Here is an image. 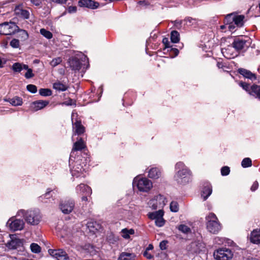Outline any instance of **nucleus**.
Here are the masks:
<instances>
[{
	"label": "nucleus",
	"mask_w": 260,
	"mask_h": 260,
	"mask_svg": "<svg viewBox=\"0 0 260 260\" xmlns=\"http://www.w3.org/2000/svg\"><path fill=\"white\" fill-rule=\"evenodd\" d=\"M174 179L179 184L185 185L191 181L192 173L182 161L177 162L175 166Z\"/></svg>",
	"instance_id": "obj_1"
},
{
	"label": "nucleus",
	"mask_w": 260,
	"mask_h": 260,
	"mask_svg": "<svg viewBox=\"0 0 260 260\" xmlns=\"http://www.w3.org/2000/svg\"><path fill=\"white\" fill-rule=\"evenodd\" d=\"M17 214L18 215L24 216L26 221L31 225L38 224L41 218L40 212L38 210L25 211L24 210H20L18 212Z\"/></svg>",
	"instance_id": "obj_2"
},
{
	"label": "nucleus",
	"mask_w": 260,
	"mask_h": 260,
	"mask_svg": "<svg viewBox=\"0 0 260 260\" xmlns=\"http://www.w3.org/2000/svg\"><path fill=\"white\" fill-rule=\"evenodd\" d=\"M207 229L211 233L217 234L221 229V226L216 215L213 213H210L206 216Z\"/></svg>",
	"instance_id": "obj_3"
},
{
	"label": "nucleus",
	"mask_w": 260,
	"mask_h": 260,
	"mask_svg": "<svg viewBox=\"0 0 260 260\" xmlns=\"http://www.w3.org/2000/svg\"><path fill=\"white\" fill-rule=\"evenodd\" d=\"M251 44V39L244 36L235 38L232 45L237 51H245L250 46Z\"/></svg>",
	"instance_id": "obj_4"
},
{
	"label": "nucleus",
	"mask_w": 260,
	"mask_h": 260,
	"mask_svg": "<svg viewBox=\"0 0 260 260\" xmlns=\"http://www.w3.org/2000/svg\"><path fill=\"white\" fill-rule=\"evenodd\" d=\"M133 185L134 187L137 186L139 191L143 192L148 191L152 187V183L148 179L139 178L138 177L134 179Z\"/></svg>",
	"instance_id": "obj_5"
},
{
	"label": "nucleus",
	"mask_w": 260,
	"mask_h": 260,
	"mask_svg": "<svg viewBox=\"0 0 260 260\" xmlns=\"http://www.w3.org/2000/svg\"><path fill=\"white\" fill-rule=\"evenodd\" d=\"M85 127L82 125V139H83L84 133L85 132ZM82 164H84V167L82 166V169L85 172L88 171L90 165V157L89 154L88 150L87 149L85 143L82 140Z\"/></svg>",
	"instance_id": "obj_6"
},
{
	"label": "nucleus",
	"mask_w": 260,
	"mask_h": 260,
	"mask_svg": "<svg viewBox=\"0 0 260 260\" xmlns=\"http://www.w3.org/2000/svg\"><path fill=\"white\" fill-rule=\"evenodd\" d=\"M213 255L216 260H230L233 257L232 251L226 248H221L214 252Z\"/></svg>",
	"instance_id": "obj_7"
},
{
	"label": "nucleus",
	"mask_w": 260,
	"mask_h": 260,
	"mask_svg": "<svg viewBox=\"0 0 260 260\" xmlns=\"http://www.w3.org/2000/svg\"><path fill=\"white\" fill-rule=\"evenodd\" d=\"M18 29V26L14 22H4L0 24V35H10Z\"/></svg>",
	"instance_id": "obj_8"
},
{
	"label": "nucleus",
	"mask_w": 260,
	"mask_h": 260,
	"mask_svg": "<svg viewBox=\"0 0 260 260\" xmlns=\"http://www.w3.org/2000/svg\"><path fill=\"white\" fill-rule=\"evenodd\" d=\"M245 16L243 15H237L236 13L228 14L225 17L227 22H234V24L238 27H241L244 25Z\"/></svg>",
	"instance_id": "obj_9"
},
{
	"label": "nucleus",
	"mask_w": 260,
	"mask_h": 260,
	"mask_svg": "<svg viewBox=\"0 0 260 260\" xmlns=\"http://www.w3.org/2000/svg\"><path fill=\"white\" fill-rule=\"evenodd\" d=\"M149 204L152 209H162L166 205V199L164 196L158 194L151 200Z\"/></svg>",
	"instance_id": "obj_10"
},
{
	"label": "nucleus",
	"mask_w": 260,
	"mask_h": 260,
	"mask_svg": "<svg viewBox=\"0 0 260 260\" xmlns=\"http://www.w3.org/2000/svg\"><path fill=\"white\" fill-rule=\"evenodd\" d=\"M49 254L57 260H68L69 257L66 252L61 249L48 250Z\"/></svg>",
	"instance_id": "obj_11"
},
{
	"label": "nucleus",
	"mask_w": 260,
	"mask_h": 260,
	"mask_svg": "<svg viewBox=\"0 0 260 260\" xmlns=\"http://www.w3.org/2000/svg\"><path fill=\"white\" fill-rule=\"evenodd\" d=\"M75 204L73 200H68L62 201L59 204V208L64 214H69L74 208Z\"/></svg>",
	"instance_id": "obj_12"
},
{
	"label": "nucleus",
	"mask_w": 260,
	"mask_h": 260,
	"mask_svg": "<svg viewBox=\"0 0 260 260\" xmlns=\"http://www.w3.org/2000/svg\"><path fill=\"white\" fill-rule=\"evenodd\" d=\"M86 226L89 233L91 234H95L100 232L102 229V226L100 222L92 220L88 221Z\"/></svg>",
	"instance_id": "obj_13"
},
{
	"label": "nucleus",
	"mask_w": 260,
	"mask_h": 260,
	"mask_svg": "<svg viewBox=\"0 0 260 260\" xmlns=\"http://www.w3.org/2000/svg\"><path fill=\"white\" fill-rule=\"evenodd\" d=\"M49 103L48 101L38 100L32 102L29 107L30 110L32 112H36L43 109Z\"/></svg>",
	"instance_id": "obj_14"
},
{
	"label": "nucleus",
	"mask_w": 260,
	"mask_h": 260,
	"mask_svg": "<svg viewBox=\"0 0 260 260\" xmlns=\"http://www.w3.org/2000/svg\"><path fill=\"white\" fill-rule=\"evenodd\" d=\"M7 224H9V228L11 230L16 231L22 230L24 227V222L22 219H16L12 221L10 219L8 221Z\"/></svg>",
	"instance_id": "obj_15"
},
{
	"label": "nucleus",
	"mask_w": 260,
	"mask_h": 260,
	"mask_svg": "<svg viewBox=\"0 0 260 260\" xmlns=\"http://www.w3.org/2000/svg\"><path fill=\"white\" fill-rule=\"evenodd\" d=\"M15 14L21 18L27 19L29 17V12L23 8L22 5H19L15 7L14 9Z\"/></svg>",
	"instance_id": "obj_16"
},
{
	"label": "nucleus",
	"mask_w": 260,
	"mask_h": 260,
	"mask_svg": "<svg viewBox=\"0 0 260 260\" xmlns=\"http://www.w3.org/2000/svg\"><path fill=\"white\" fill-rule=\"evenodd\" d=\"M70 68L75 71H79L81 68V62L80 60L76 57H71L68 61Z\"/></svg>",
	"instance_id": "obj_17"
},
{
	"label": "nucleus",
	"mask_w": 260,
	"mask_h": 260,
	"mask_svg": "<svg viewBox=\"0 0 260 260\" xmlns=\"http://www.w3.org/2000/svg\"><path fill=\"white\" fill-rule=\"evenodd\" d=\"M212 192V186L209 183H206L201 192V196L204 200H206L211 194Z\"/></svg>",
	"instance_id": "obj_18"
},
{
	"label": "nucleus",
	"mask_w": 260,
	"mask_h": 260,
	"mask_svg": "<svg viewBox=\"0 0 260 260\" xmlns=\"http://www.w3.org/2000/svg\"><path fill=\"white\" fill-rule=\"evenodd\" d=\"M148 176L153 179H156L161 176V170L158 167H153L148 171Z\"/></svg>",
	"instance_id": "obj_19"
},
{
	"label": "nucleus",
	"mask_w": 260,
	"mask_h": 260,
	"mask_svg": "<svg viewBox=\"0 0 260 260\" xmlns=\"http://www.w3.org/2000/svg\"><path fill=\"white\" fill-rule=\"evenodd\" d=\"M238 72L245 78H248L251 80H255L256 79L255 74L252 73L251 72L246 69L243 68L239 69Z\"/></svg>",
	"instance_id": "obj_20"
},
{
	"label": "nucleus",
	"mask_w": 260,
	"mask_h": 260,
	"mask_svg": "<svg viewBox=\"0 0 260 260\" xmlns=\"http://www.w3.org/2000/svg\"><path fill=\"white\" fill-rule=\"evenodd\" d=\"M100 6L98 2L92 0H82V7H86L90 9H96Z\"/></svg>",
	"instance_id": "obj_21"
},
{
	"label": "nucleus",
	"mask_w": 260,
	"mask_h": 260,
	"mask_svg": "<svg viewBox=\"0 0 260 260\" xmlns=\"http://www.w3.org/2000/svg\"><path fill=\"white\" fill-rule=\"evenodd\" d=\"M249 239L252 243L259 245L260 243V230H253L250 234Z\"/></svg>",
	"instance_id": "obj_22"
},
{
	"label": "nucleus",
	"mask_w": 260,
	"mask_h": 260,
	"mask_svg": "<svg viewBox=\"0 0 260 260\" xmlns=\"http://www.w3.org/2000/svg\"><path fill=\"white\" fill-rule=\"evenodd\" d=\"M249 94L260 100V86L255 84L251 85Z\"/></svg>",
	"instance_id": "obj_23"
},
{
	"label": "nucleus",
	"mask_w": 260,
	"mask_h": 260,
	"mask_svg": "<svg viewBox=\"0 0 260 260\" xmlns=\"http://www.w3.org/2000/svg\"><path fill=\"white\" fill-rule=\"evenodd\" d=\"M22 245L21 240L19 239H12L7 244V246L11 249H15Z\"/></svg>",
	"instance_id": "obj_24"
},
{
	"label": "nucleus",
	"mask_w": 260,
	"mask_h": 260,
	"mask_svg": "<svg viewBox=\"0 0 260 260\" xmlns=\"http://www.w3.org/2000/svg\"><path fill=\"white\" fill-rule=\"evenodd\" d=\"M136 254L134 253L123 252L119 255L118 260H135Z\"/></svg>",
	"instance_id": "obj_25"
},
{
	"label": "nucleus",
	"mask_w": 260,
	"mask_h": 260,
	"mask_svg": "<svg viewBox=\"0 0 260 260\" xmlns=\"http://www.w3.org/2000/svg\"><path fill=\"white\" fill-rule=\"evenodd\" d=\"M83 251L88 253L91 256L95 255L97 252L95 247L89 244H85L84 247H82V253Z\"/></svg>",
	"instance_id": "obj_26"
},
{
	"label": "nucleus",
	"mask_w": 260,
	"mask_h": 260,
	"mask_svg": "<svg viewBox=\"0 0 260 260\" xmlns=\"http://www.w3.org/2000/svg\"><path fill=\"white\" fill-rule=\"evenodd\" d=\"M74 114H72V122L74 123ZM73 129L75 130L74 134L80 135L81 134V122L80 120H76V122L73 123Z\"/></svg>",
	"instance_id": "obj_27"
},
{
	"label": "nucleus",
	"mask_w": 260,
	"mask_h": 260,
	"mask_svg": "<svg viewBox=\"0 0 260 260\" xmlns=\"http://www.w3.org/2000/svg\"><path fill=\"white\" fill-rule=\"evenodd\" d=\"M233 46H229L227 48H222L221 53L224 57L230 59L233 58L234 55L231 52V50L233 49Z\"/></svg>",
	"instance_id": "obj_28"
},
{
	"label": "nucleus",
	"mask_w": 260,
	"mask_h": 260,
	"mask_svg": "<svg viewBox=\"0 0 260 260\" xmlns=\"http://www.w3.org/2000/svg\"><path fill=\"white\" fill-rule=\"evenodd\" d=\"M83 192H85L86 196H82V201H87L88 200L87 196H90L91 195L92 193V190L89 186L86 185L82 184V193Z\"/></svg>",
	"instance_id": "obj_29"
},
{
	"label": "nucleus",
	"mask_w": 260,
	"mask_h": 260,
	"mask_svg": "<svg viewBox=\"0 0 260 260\" xmlns=\"http://www.w3.org/2000/svg\"><path fill=\"white\" fill-rule=\"evenodd\" d=\"M82 74L85 73L86 70L89 68L90 64L89 58L87 56L82 53Z\"/></svg>",
	"instance_id": "obj_30"
},
{
	"label": "nucleus",
	"mask_w": 260,
	"mask_h": 260,
	"mask_svg": "<svg viewBox=\"0 0 260 260\" xmlns=\"http://www.w3.org/2000/svg\"><path fill=\"white\" fill-rule=\"evenodd\" d=\"M164 216V211L161 209L154 212L149 213L148 214L149 217L151 219H156L159 217Z\"/></svg>",
	"instance_id": "obj_31"
},
{
	"label": "nucleus",
	"mask_w": 260,
	"mask_h": 260,
	"mask_svg": "<svg viewBox=\"0 0 260 260\" xmlns=\"http://www.w3.org/2000/svg\"><path fill=\"white\" fill-rule=\"evenodd\" d=\"M77 150H81V138H80L74 144L71 153V157H73L75 152Z\"/></svg>",
	"instance_id": "obj_32"
},
{
	"label": "nucleus",
	"mask_w": 260,
	"mask_h": 260,
	"mask_svg": "<svg viewBox=\"0 0 260 260\" xmlns=\"http://www.w3.org/2000/svg\"><path fill=\"white\" fill-rule=\"evenodd\" d=\"M135 233V231L133 229L128 230L127 229H122L121 231V234L123 238L124 239H128L130 237L131 235H133Z\"/></svg>",
	"instance_id": "obj_33"
},
{
	"label": "nucleus",
	"mask_w": 260,
	"mask_h": 260,
	"mask_svg": "<svg viewBox=\"0 0 260 260\" xmlns=\"http://www.w3.org/2000/svg\"><path fill=\"white\" fill-rule=\"evenodd\" d=\"M10 104L14 106H20L22 104V100L21 98L18 96L14 97L9 100Z\"/></svg>",
	"instance_id": "obj_34"
},
{
	"label": "nucleus",
	"mask_w": 260,
	"mask_h": 260,
	"mask_svg": "<svg viewBox=\"0 0 260 260\" xmlns=\"http://www.w3.org/2000/svg\"><path fill=\"white\" fill-rule=\"evenodd\" d=\"M171 40L174 43L179 42L180 40V35L176 30H173L171 33Z\"/></svg>",
	"instance_id": "obj_35"
},
{
	"label": "nucleus",
	"mask_w": 260,
	"mask_h": 260,
	"mask_svg": "<svg viewBox=\"0 0 260 260\" xmlns=\"http://www.w3.org/2000/svg\"><path fill=\"white\" fill-rule=\"evenodd\" d=\"M40 34L47 39H51L53 37L52 34L45 28H41L40 29Z\"/></svg>",
	"instance_id": "obj_36"
},
{
	"label": "nucleus",
	"mask_w": 260,
	"mask_h": 260,
	"mask_svg": "<svg viewBox=\"0 0 260 260\" xmlns=\"http://www.w3.org/2000/svg\"><path fill=\"white\" fill-rule=\"evenodd\" d=\"M241 166L243 168H246L252 166V161L249 157L244 158L241 162Z\"/></svg>",
	"instance_id": "obj_37"
},
{
	"label": "nucleus",
	"mask_w": 260,
	"mask_h": 260,
	"mask_svg": "<svg viewBox=\"0 0 260 260\" xmlns=\"http://www.w3.org/2000/svg\"><path fill=\"white\" fill-rule=\"evenodd\" d=\"M30 248L31 251L35 253H39L41 251V247L37 244L33 243L30 244Z\"/></svg>",
	"instance_id": "obj_38"
},
{
	"label": "nucleus",
	"mask_w": 260,
	"mask_h": 260,
	"mask_svg": "<svg viewBox=\"0 0 260 260\" xmlns=\"http://www.w3.org/2000/svg\"><path fill=\"white\" fill-rule=\"evenodd\" d=\"M53 88L60 91H64L67 89L65 85L59 82H55L53 84Z\"/></svg>",
	"instance_id": "obj_39"
},
{
	"label": "nucleus",
	"mask_w": 260,
	"mask_h": 260,
	"mask_svg": "<svg viewBox=\"0 0 260 260\" xmlns=\"http://www.w3.org/2000/svg\"><path fill=\"white\" fill-rule=\"evenodd\" d=\"M39 93L44 96H50L52 94V91L48 88H41L39 90Z\"/></svg>",
	"instance_id": "obj_40"
},
{
	"label": "nucleus",
	"mask_w": 260,
	"mask_h": 260,
	"mask_svg": "<svg viewBox=\"0 0 260 260\" xmlns=\"http://www.w3.org/2000/svg\"><path fill=\"white\" fill-rule=\"evenodd\" d=\"M178 229L184 234H188L191 232L190 229L185 224H180L178 226Z\"/></svg>",
	"instance_id": "obj_41"
},
{
	"label": "nucleus",
	"mask_w": 260,
	"mask_h": 260,
	"mask_svg": "<svg viewBox=\"0 0 260 260\" xmlns=\"http://www.w3.org/2000/svg\"><path fill=\"white\" fill-rule=\"evenodd\" d=\"M170 210L172 212H177L179 210L178 203L176 201H172L170 205Z\"/></svg>",
	"instance_id": "obj_42"
},
{
	"label": "nucleus",
	"mask_w": 260,
	"mask_h": 260,
	"mask_svg": "<svg viewBox=\"0 0 260 260\" xmlns=\"http://www.w3.org/2000/svg\"><path fill=\"white\" fill-rule=\"evenodd\" d=\"M12 69L14 72H20L22 70V64L19 62L14 63Z\"/></svg>",
	"instance_id": "obj_43"
},
{
	"label": "nucleus",
	"mask_w": 260,
	"mask_h": 260,
	"mask_svg": "<svg viewBox=\"0 0 260 260\" xmlns=\"http://www.w3.org/2000/svg\"><path fill=\"white\" fill-rule=\"evenodd\" d=\"M52 191H53V190L52 189L48 188L47 189L46 192L45 194L39 197V198L40 199H41L42 200H44L45 199H49V198H50V197H52V194H51V196L50 195V193Z\"/></svg>",
	"instance_id": "obj_44"
},
{
	"label": "nucleus",
	"mask_w": 260,
	"mask_h": 260,
	"mask_svg": "<svg viewBox=\"0 0 260 260\" xmlns=\"http://www.w3.org/2000/svg\"><path fill=\"white\" fill-rule=\"evenodd\" d=\"M62 61V59L61 57H56L52 60V61L50 62V65L52 67H55L57 66L58 64H60Z\"/></svg>",
	"instance_id": "obj_45"
},
{
	"label": "nucleus",
	"mask_w": 260,
	"mask_h": 260,
	"mask_svg": "<svg viewBox=\"0 0 260 260\" xmlns=\"http://www.w3.org/2000/svg\"><path fill=\"white\" fill-rule=\"evenodd\" d=\"M163 216L159 217L155 220V225L158 227H161L165 224V221L162 217Z\"/></svg>",
	"instance_id": "obj_46"
},
{
	"label": "nucleus",
	"mask_w": 260,
	"mask_h": 260,
	"mask_svg": "<svg viewBox=\"0 0 260 260\" xmlns=\"http://www.w3.org/2000/svg\"><path fill=\"white\" fill-rule=\"evenodd\" d=\"M239 85L242 87V88L246 91L248 93H249V91L250 90V84L246 83L244 82H240L239 83Z\"/></svg>",
	"instance_id": "obj_47"
},
{
	"label": "nucleus",
	"mask_w": 260,
	"mask_h": 260,
	"mask_svg": "<svg viewBox=\"0 0 260 260\" xmlns=\"http://www.w3.org/2000/svg\"><path fill=\"white\" fill-rule=\"evenodd\" d=\"M19 32V35L21 36V38L23 40H25L28 39V35L27 32L23 29H18L17 30Z\"/></svg>",
	"instance_id": "obj_48"
},
{
	"label": "nucleus",
	"mask_w": 260,
	"mask_h": 260,
	"mask_svg": "<svg viewBox=\"0 0 260 260\" xmlns=\"http://www.w3.org/2000/svg\"><path fill=\"white\" fill-rule=\"evenodd\" d=\"M27 90L31 93H35L37 91V87L33 84H28L26 86Z\"/></svg>",
	"instance_id": "obj_49"
},
{
	"label": "nucleus",
	"mask_w": 260,
	"mask_h": 260,
	"mask_svg": "<svg viewBox=\"0 0 260 260\" xmlns=\"http://www.w3.org/2000/svg\"><path fill=\"white\" fill-rule=\"evenodd\" d=\"M230 172V169L228 166L223 167L221 169V174L222 176H226L229 174Z\"/></svg>",
	"instance_id": "obj_50"
},
{
	"label": "nucleus",
	"mask_w": 260,
	"mask_h": 260,
	"mask_svg": "<svg viewBox=\"0 0 260 260\" xmlns=\"http://www.w3.org/2000/svg\"><path fill=\"white\" fill-rule=\"evenodd\" d=\"M184 21L186 22V25L189 26L192 25L196 22L195 19L189 17L186 18Z\"/></svg>",
	"instance_id": "obj_51"
},
{
	"label": "nucleus",
	"mask_w": 260,
	"mask_h": 260,
	"mask_svg": "<svg viewBox=\"0 0 260 260\" xmlns=\"http://www.w3.org/2000/svg\"><path fill=\"white\" fill-rule=\"evenodd\" d=\"M10 46L14 48H17L19 47V41L17 39H13L10 43Z\"/></svg>",
	"instance_id": "obj_52"
},
{
	"label": "nucleus",
	"mask_w": 260,
	"mask_h": 260,
	"mask_svg": "<svg viewBox=\"0 0 260 260\" xmlns=\"http://www.w3.org/2000/svg\"><path fill=\"white\" fill-rule=\"evenodd\" d=\"M162 43L165 45L164 51H165L167 49V51H168L169 50V49L170 48L169 46L170 42H169L168 39L166 38H164L162 39Z\"/></svg>",
	"instance_id": "obj_53"
},
{
	"label": "nucleus",
	"mask_w": 260,
	"mask_h": 260,
	"mask_svg": "<svg viewBox=\"0 0 260 260\" xmlns=\"http://www.w3.org/2000/svg\"><path fill=\"white\" fill-rule=\"evenodd\" d=\"M34 76L35 75L32 73V70L31 69H28L24 75L26 79L31 78L34 77Z\"/></svg>",
	"instance_id": "obj_54"
},
{
	"label": "nucleus",
	"mask_w": 260,
	"mask_h": 260,
	"mask_svg": "<svg viewBox=\"0 0 260 260\" xmlns=\"http://www.w3.org/2000/svg\"><path fill=\"white\" fill-rule=\"evenodd\" d=\"M30 2L37 7H41L42 6V0H30Z\"/></svg>",
	"instance_id": "obj_55"
},
{
	"label": "nucleus",
	"mask_w": 260,
	"mask_h": 260,
	"mask_svg": "<svg viewBox=\"0 0 260 260\" xmlns=\"http://www.w3.org/2000/svg\"><path fill=\"white\" fill-rule=\"evenodd\" d=\"M168 243L167 241H162L159 243V247L161 250H165L167 249V244Z\"/></svg>",
	"instance_id": "obj_56"
},
{
	"label": "nucleus",
	"mask_w": 260,
	"mask_h": 260,
	"mask_svg": "<svg viewBox=\"0 0 260 260\" xmlns=\"http://www.w3.org/2000/svg\"><path fill=\"white\" fill-rule=\"evenodd\" d=\"M258 187V183L257 181H255L253 182L252 185L251 186L250 188V190L252 191H255Z\"/></svg>",
	"instance_id": "obj_57"
},
{
	"label": "nucleus",
	"mask_w": 260,
	"mask_h": 260,
	"mask_svg": "<svg viewBox=\"0 0 260 260\" xmlns=\"http://www.w3.org/2000/svg\"><path fill=\"white\" fill-rule=\"evenodd\" d=\"M183 20H176L173 22L174 25L177 28H179L181 27V24L182 23Z\"/></svg>",
	"instance_id": "obj_58"
},
{
	"label": "nucleus",
	"mask_w": 260,
	"mask_h": 260,
	"mask_svg": "<svg viewBox=\"0 0 260 260\" xmlns=\"http://www.w3.org/2000/svg\"><path fill=\"white\" fill-rule=\"evenodd\" d=\"M143 255L148 259H151L153 258L152 255L148 251H147V250H145V251L144 252Z\"/></svg>",
	"instance_id": "obj_59"
},
{
	"label": "nucleus",
	"mask_w": 260,
	"mask_h": 260,
	"mask_svg": "<svg viewBox=\"0 0 260 260\" xmlns=\"http://www.w3.org/2000/svg\"><path fill=\"white\" fill-rule=\"evenodd\" d=\"M77 10V7L76 6H70L68 8L69 12L70 13H74Z\"/></svg>",
	"instance_id": "obj_60"
},
{
	"label": "nucleus",
	"mask_w": 260,
	"mask_h": 260,
	"mask_svg": "<svg viewBox=\"0 0 260 260\" xmlns=\"http://www.w3.org/2000/svg\"><path fill=\"white\" fill-rule=\"evenodd\" d=\"M62 104L66 105L67 106H70L73 105V101L72 100H69L68 101H66L64 102Z\"/></svg>",
	"instance_id": "obj_61"
},
{
	"label": "nucleus",
	"mask_w": 260,
	"mask_h": 260,
	"mask_svg": "<svg viewBox=\"0 0 260 260\" xmlns=\"http://www.w3.org/2000/svg\"><path fill=\"white\" fill-rule=\"evenodd\" d=\"M170 50L173 51V53H174L175 56H176L178 55V54L179 53V50L177 49L171 48H170Z\"/></svg>",
	"instance_id": "obj_62"
},
{
	"label": "nucleus",
	"mask_w": 260,
	"mask_h": 260,
	"mask_svg": "<svg viewBox=\"0 0 260 260\" xmlns=\"http://www.w3.org/2000/svg\"><path fill=\"white\" fill-rule=\"evenodd\" d=\"M229 24L228 28L230 31H233L235 29V26L232 23V22H229Z\"/></svg>",
	"instance_id": "obj_63"
},
{
	"label": "nucleus",
	"mask_w": 260,
	"mask_h": 260,
	"mask_svg": "<svg viewBox=\"0 0 260 260\" xmlns=\"http://www.w3.org/2000/svg\"><path fill=\"white\" fill-rule=\"evenodd\" d=\"M73 176L77 175V177L80 176V172L79 171H76V170H73L72 171Z\"/></svg>",
	"instance_id": "obj_64"
}]
</instances>
